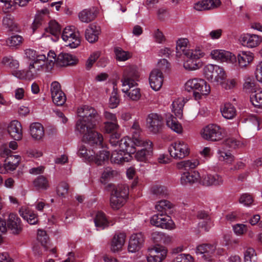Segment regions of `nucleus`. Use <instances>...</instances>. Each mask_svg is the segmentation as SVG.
<instances>
[{
	"instance_id": "obj_1",
	"label": "nucleus",
	"mask_w": 262,
	"mask_h": 262,
	"mask_svg": "<svg viewBox=\"0 0 262 262\" xmlns=\"http://www.w3.org/2000/svg\"><path fill=\"white\" fill-rule=\"evenodd\" d=\"M137 134L135 133L134 135V140H132V139L129 137H124L120 140L119 142L120 150L119 151H114L111 157L110 156L112 163L122 164L131 160L132 155L137 151V149L134 147V145L141 143V141H138L136 139L137 137H138Z\"/></svg>"
},
{
	"instance_id": "obj_2",
	"label": "nucleus",
	"mask_w": 262,
	"mask_h": 262,
	"mask_svg": "<svg viewBox=\"0 0 262 262\" xmlns=\"http://www.w3.org/2000/svg\"><path fill=\"white\" fill-rule=\"evenodd\" d=\"M139 77L138 73L134 67H129L124 69L121 79L122 92L133 101L138 100L141 96L140 89L136 87Z\"/></svg>"
},
{
	"instance_id": "obj_3",
	"label": "nucleus",
	"mask_w": 262,
	"mask_h": 262,
	"mask_svg": "<svg viewBox=\"0 0 262 262\" xmlns=\"http://www.w3.org/2000/svg\"><path fill=\"white\" fill-rule=\"evenodd\" d=\"M78 114L81 118L77 121L76 130L79 133H85L90 128H95L101 121L98 112L88 105H84L78 109Z\"/></svg>"
},
{
	"instance_id": "obj_4",
	"label": "nucleus",
	"mask_w": 262,
	"mask_h": 262,
	"mask_svg": "<svg viewBox=\"0 0 262 262\" xmlns=\"http://www.w3.org/2000/svg\"><path fill=\"white\" fill-rule=\"evenodd\" d=\"M185 103L186 101L184 98H175L169 106L171 113L175 117L171 114H168L166 119L167 127L178 134H182L183 129L181 124L177 120V118L180 119L182 118L183 108Z\"/></svg>"
},
{
	"instance_id": "obj_5",
	"label": "nucleus",
	"mask_w": 262,
	"mask_h": 262,
	"mask_svg": "<svg viewBox=\"0 0 262 262\" xmlns=\"http://www.w3.org/2000/svg\"><path fill=\"white\" fill-rule=\"evenodd\" d=\"M130 131L132 133V140H134V135L135 133H137L138 137H137L136 139H137L138 141H141V143H139V144H135L134 147L136 148L135 146H143L144 147L141 149L138 150L135 157L137 160L145 162L151 157L152 154V143L149 140L144 141L140 137L141 130L138 122H135L134 123L131 127ZM135 149H136V148Z\"/></svg>"
},
{
	"instance_id": "obj_6",
	"label": "nucleus",
	"mask_w": 262,
	"mask_h": 262,
	"mask_svg": "<svg viewBox=\"0 0 262 262\" xmlns=\"http://www.w3.org/2000/svg\"><path fill=\"white\" fill-rule=\"evenodd\" d=\"M185 91L193 92V97L196 101L201 100L209 95L211 92L210 86L207 82L200 78H190L184 84Z\"/></svg>"
},
{
	"instance_id": "obj_7",
	"label": "nucleus",
	"mask_w": 262,
	"mask_h": 262,
	"mask_svg": "<svg viewBox=\"0 0 262 262\" xmlns=\"http://www.w3.org/2000/svg\"><path fill=\"white\" fill-rule=\"evenodd\" d=\"M25 54L27 58L32 60L26 76L29 78H34L40 68H43L46 64H48L47 57L43 54L38 55L35 51L31 49H27Z\"/></svg>"
},
{
	"instance_id": "obj_8",
	"label": "nucleus",
	"mask_w": 262,
	"mask_h": 262,
	"mask_svg": "<svg viewBox=\"0 0 262 262\" xmlns=\"http://www.w3.org/2000/svg\"><path fill=\"white\" fill-rule=\"evenodd\" d=\"M205 78L211 83L219 84L226 79V73L223 67L215 64L208 63L203 68Z\"/></svg>"
},
{
	"instance_id": "obj_9",
	"label": "nucleus",
	"mask_w": 262,
	"mask_h": 262,
	"mask_svg": "<svg viewBox=\"0 0 262 262\" xmlns=\"http://www.w3.org/2000/svg\"><path fill=\"white\" fill-rule=\"evenodd\" d=\"M152 239L155 244L154 248L149 249V254L147 256L148 262H161L164 258L162 253L164 247V233L161 232H154L151 235Z\"/></svg>"
},
{
	"instance_id": "obj_10",
	"label": "nucleus",
	"mask_w": 262,
	"mask_h": 262,
	"mask_svg": "<svg viewBox=\"0 0 262 262\" xmlns=\"http://www.w3.org/2000/svg\"><path fill=\"white\" fill-rule=\"evenodd\" d=\"M112 189L110 198L111 206L114 209H118L125 204L128 195V188L123 185L115 186L109 184Z\"/></svg>"
},
{
	"instance_id": "obj_11",
	"label": "nucleus",
	"mask_w": 262,
	"mask_h": 262,
	"mask_svg": "<svg viewBox=\"0 0 262 262\" xmlns=\"http://www.w3.org/2000/svg\"><path fill=\"white\" fill-rule=\"evenodd\" d=\"M56 57V55L54 51H50L48 52L47 57V68L52 69L55 62L60 66H67L73 65L76 63V59L71 54L68 53H60Z\"/></svg>"
},
{
	"instance_id": "obj_12",
	"label": "nucleus",
	"mask_w": 262,
	"mask_h": 262,
	"mask_svg": "<svg viewBox=\"0 0 262 262\" xmlns=\"http://www.w3.org/2000/svg\"><path fill=\"white\" fill-rule=\"evenodd\" d=\"M168 151L171 158L176 160H181L189 156L190 147L186 142L177 140L169 145Z\"/></svg>"
},
{
	"instance_id": "obj_13",
	"label": "nucleus",
	"mask_w": 262,
	"mask_h": 262,
	"mask_svg": "<svg viewBox=\"0 0 262 262\" xmlns=\"http://www.w3.org/2000/svg\"><path fill=\"white\" fill-rule=\"evenodd\" d=\"M201 137L210 141L221 140L224 136V130L220 126L210 124L204 127L201 131Z\"/></svg>"
},
{
	"instance_id": "obj_14",
	"label": "nucleus",
	"mask_w": 262,
	"mask_h": 262,
	"mask_svg": "<svg viewBox=\"0 0 262 262\" xmlns=\"http://www.w3.org/2000/svg\"><path fill=\"white\" fill-rule=\"evenodd\" d=\"M94 128H90L85 133H79L83 135L82 141L95 148L103 147V138L100 133L94 130Z\"/></svg>"
},
{
	"instance_id": "obj_15",
	"label": "nucleus",
	"mask_w": 262,
	"mask_h": 262,
	"mask_svg": "<svg viewBox=\"0 0 262 262\" xmlns=\"http://www.w3.org/2000/svg\"><path fill=\"white\" fill-rule=\"evenodd\" d=\"M210 58L218 62L234 64L236 61V55L232 52L223 49H213L210 51Z\"/></svg>"
},
{
	"instance_id": "obj_16",
	"label": "nucleus",
	"mask_w": 262,
	"mask_h": 262,
	"mask_svg": "<svg viewBox=\"0 0 262 262\" xmlns=\"http://www.w3.org/2000/svg\"><path fill=\"white\" fill-rule=\"evenodd\" d=\"M72 27L65 28L62 33L61 37L66 42V46L74 49L80 45L81 40L79 33L74 32Z\"/></svg>"
},
{
	"instance_id": "obj_17",
	"label": "nucleus",
	"mask_w": 262,
	"mask_h": 262,
	"mask_svg": "<svg viewBox=\"0 0 262 262\" xmlns=\"http://www.w3.org/2000/svg\"><path fill=\"white\" fill-rule=\"evenodd\" d=\"M1 219L6 223V231L1 232L2 233H5L7 229L13 234H19L22 231L23 226L20 219L16 214L13 213H10L7 222L5 219L3 220L1 217Z\"/></svg>"
},
{
	"instance_id": "obj_18",
	"label": "nucleus",
	"mask_w": 262,
	"mask_h": 262,
	"mask_svg": "<svg viewBox=\"0 0 262 262\" xmlns=\"http://www.w3.org/2000/svg\"><path fill=\"white\" fill-rule=\"evenodd\" d=\"M147 127L154 134L161 132L163 127V119L162 116L157 113H151L146 119Z\"/></svg>"
},
{
	"instance_id": "obj_19",
	"label": "nucleus",
	"mask_w": 262,
	"mask_h": 262,
	"mask_svg": "<svg viewBox=\"0 0 262 262\" xmlns=\"http://www.w3.org/2000/svg\"><path fill=\"white\" fill-rule=\"evenodd\" d=\"M224 183V179L222 176L215 173L213 174L207 172L201 174L200 184L206 187H219Z\"/></svg>"
},
{
	"instance_id": "obj_20",
	"label": "nucleus",
	"mask_w": 262,
	"mask_h": 262,
	"mask_svg": "<svg viewBox=\"0 0 262 262\" xmlns=\"http://www.w3.org/2000/svg\"><path fill=\"white\" fill-rule=\"evenodd\" d=\"M239 41L243 46L252 49L258 46L262 42V37L254 34L245 33L240 36Z\"/></svg>"
},
{
	"instance_id": "obj_21",
	"label": "nucleus",
	"mask_w": 262,
	"mask_h": 262,
	"mask_svg": "<svg viewBox=\"0 0 262 262\" xmlns=\"http://www.w3.org/2000/svg\"><path fill=\"white\" fill-rule=\"evenodd\" d=\"M201 179V174L198 170L192 171H183L181 173L180 183L183 186L192 185L198 183Z\"/></svg>"
},
{
	"instance_id": "obj_22",
	"label": "nucleus",
	"mask_w": 262,
	"mask_h": 262,
	"mask_svg": "<svg viewBox=\"0 0 262 262\" xmlns=\"http://www.w3.org/2000/svg\"><path fill=\"white\" fill-rule=\"evenodd\" d=\"M163 75L162 71L159 69L152 70L149 77V82L151 88L155 91H158L161 88L163 82Z\"/></svg>"
},
{
	"instance_id": "obj_23",
	"label": "nucleus",
	"mask_w": 262,
	"mask_h": 262,
	"mask_svg": "<svg viewBox=\"0 0 262 262\" xmlns=\"http://www.w3.org/2000/svg\"><path fill=\"white\" fill-rule=\"evenodd\" d=\"M240 68H246L254 59V54L249 51H240L236 56Z\"/></svg>"
},
{
	"instance_id": "obj_24",
	"label": "nucleus",
	"mask_w": 262,
	"mask_h": 262,
	"mask_svg": "<svg viewBox=\"0 0 262 262\" xmlns=\"http://www.w3.org/2000/svg\"><path fill=\"white\" fill-rule=\"evenodd\" d=\"M221 5L220 0H201L195 3L193 8L199 11L214 9Z\"/></svg>"
},
{
	"instance_id": "obj_25",
	"label": "nucleus",
	"mask_w": 262,
	"mask_h": 262,
	"mask_svg": "<svg viewBox=\"0 0 262 262\" xmlns=\"http://www.w3.org/2000/svg\"><path fill=\"white\" fill-rule=\"evenodd\" d=\"M144 241L143 235L141 233L132 235L128 247L129 252H135L139 251L142 247Z\"/></svg>"
},
{
	"instance_id": "obj_26",
	"label": "nucleus",
	"mask_w": 262,
	"mask_h": 262,
	"mask_svg": "<svg viewBox=\"0 0 262 262\" xmlns=\"http://www.w3.org/2000/svg\"><path fill=\"white\" fill-rule=\"evenodd\" d=\"M7 130L10 136L14 140H19L21 139V125L18 121H12L8 126Z\"/></svg>"
},
{
	"instance_id": "obj_27",
	"label": "nucleus",
	"mask_w": 262,
	"mask_h": 262,
	"mask_svg": "<svg viewBox=\"0 0 262 262\" xmlns=\"http://www.w3.org/2000/svg\"><path fill=\"white\" fill-rule=\"evenodd\" d=\"M216 249L214 245L208 244H202L199 245L195 250V253L197 255H201L202 257L207 260H209V257L210 255L213 254Z\"/></svg>"
},
{
	"instance_id": "obj_28",
	"label": "nucleus",
	"mask_w": 262,
	"mask_h": 262,
	"mask_svg": "<svg viewBox=\"0 0 262 262\" xmlns=\"http://www.w3.org/2000/svg\"><path fill=\"white\" fill-rule=\"evenodd\" d=\"M126 235L124 233H116L114 235L111 242V250L115 252L119 251L123 246Z\"/></svg>"
},
{
	"instance_id": "obj_29",
	"label": "nucleus",
	"mask_w": 262,
	"mask_h": 262,
	"mask_svg": "<svg viewBox=\"0 0 262 262\" xmlns=\"http://www.w3.org/2000/svg\"><path fill=\"white\" fill-rule=\"evenodd\" d=\"M206 55V53L202 46L196 45L194 48L189 49L185 56L187 58L200 60Z\"/></svg>"
},
{
	"instance_id": "obj_30",
	"label": "nucleus",
	"mask_w": 262,
	"mask_h": 262,
	"mask_svg": "<svg viewBox=\"0 0 262 262\" xmlns=\"http://www.w3.org/2000/svg\"><path fill=\"white\" fill-rule=\"evenodd\" d=\"M221 113L224 118L226 119H232L236 115L235 107L230 103H226L220 108Z\"/></svg>"
},
{
	"instance_id": "obj_31",
	"label": "nucleus",
	"mask_w": 262,
	"mask_h": 262,
	"mask_svg": "<svg viewBox=\"0 0 262 262\" xmlns=\"http://www.w3.org/2000/svg\"><path fill=\"white\" fill-rule=\"evenodd\" d=\"M94 223L97 230H103L109 226V222L106 217L105 214L98 211L94 219Z\"/></svg>"
},
{
	"instance_id": "obj_32",
	"label": "nucleus",
	"mask_w": 262,
	"mask_h": 262,
	"mask_svg": "<svg viewBox=\"0 0 262 262\" xmlns=\"http://www.w3.org/2000/svg\"><path fill=\"white\" fill-rule=\"evenodd\" d=\"M96 16L97 12L94 8L84 9L78 15L80 20L86 23L93 20Z\"/></svg>"
},
{
	"instance_id": "obj_33",
	"label": "nucleus",
	"mask_w": 262,
	"mask_h": 262,
	"mask_svg": "<svg viewBox=\"0 0 262 262\" xmlns=\"http://www.w3.org/2000/svg\"><path fill=\"white\" fill-rule=\"evenodd\" d=\"M100 31L99 27L91 26L85 31V36L86 39L91 43L95 42L98 39Z\"/></svg>"
},
{
	"instance_id": "obj_34",
	"label": "nucleus",
	"mask_w": 262,
	"mask_h": 262,
	"mask_svg": "<svg viewBox=\"0 0 262 262\" xmlns=\"http://www.w3.org/2000/svg\"><path fill=\"white\" fill-rule=\"evenodd\" d=\"M190 42L186 37H181L176 41V50L177 54L182 53L184 56L190 49Z\"/></svg>"
},
{
	"instance_id": "obj_35",
	"label": "nucleus",
	"mask_w": 262,
	"mask_h": 262,
	"mask_svg": "<svg viewBox=\"0 0 262 262\" xmlns=\"http://www.w3.org/2000/svg\"><path fill=\"white\" fill-rule=\"evenodd\" d=\"M203 62L195 59L187 58L183 62L184 68L188 71H196L203 67Z\"/></svg>"
},
{
	"instance_id": "obj_36",
	"label": "nucleus",
	"mask_w": 262,
	"mask_h": 262,
	"mask_svg": "<svg viewBox=\"0 0 262 262\" xmlns=\"http://www.w3.org/2000/svg\"><path fill=\"white\" fill-rule=\"evenodd\" d=\"M30 134L32 137L36 140H39L44 135V129L41 124L35 122L30 125Z\"/></svg>"
},
{
	"instance_id": "obj_37",
	"label": "nucleus",
	"mask_w": 262,
	"mask_h": 262,
	"mask_svg": "<svg viewBox=\"0 0 262 262\" xmlns=\"http://www.w3.org/2000/svg\"><path fill=\"white\" fill-rule=\"evenodd\" d=\"M93 159L91 161H94L98 165H101L104 162L110 159V152L105 150H100L95 154H93Z\"/></svg>"
},
{
	"instance_id": "obj_38",
	"label": "nucleus",
	"mask_w": 262,
	"mask_h": 262,
	"mask_svg": "<svg viewBox=\"0 0 262 262\" xmlns=\"http://www.w3.org/2000/svg\"><path fill=\"white\" fill-rule=\"evenodd\" d=\"M95 149L93 148L91 150L89 149L86 145L84 144H82L79 146L78 151V155L79 157L89 161H91L93 159V154H95Z\"/></svg>"
},
{
	"instance_id": "obj_39",
	"label": "nucleus",
	"mask_w": 262,
	"mask_h": 262,
	"mask_svg": "<svg viewBox=\"0 0 262 262\" xmlns=\"http://www.w3.org/2000/svg\"><path fill=\"white\" fill-rule=\"evenodd\" d=\"M33 184L37 190H46L49 187L48 179L43 175L36 177L33 181Z\"/></svg>"
},
{
	"instance_id": "obj_40",
	"label": "nucleus",
	"mask_w": 262,
	"mask_h": 262,
	"mask_svg": "<svg viewBox=\"0 0 262 262\" xmlns=\"http://www.w3.org/2000/svg\"><path fill=\"white\" fill-rule=\"evenodd\" d=\"M252 104L257 108H262V90L258 89L250 96Z\"/></svg>"
},
{
	"instance_id": "obj_41",
	"label": "nucleus",
	"mask_w": 262,
	"mask_h": 262,
	"mask_svg": "<svg viewBox=\"0 0 262 262\" xmlns=\"http://www.w3.org/2000/svg\"><path fill=\"white\" fill-rule=\"evenodd\" d=\"M116 86V84L113 83V90L112 92L109 101V107L111 108L117 107L120 101Z\"/></svg>"
},
{
	"instance_id": "obj_42",
	"label": "nucleus",
	"mask_w": 262,
	"mask_h": 262,
	"mask_svg": "<svg viewBox=\"0 0 262 262\" xmlns=\"http://www.w3.org/2000/svg\"><path fill=\"white\" fill-rule=\"evenodd\" d=\"M234 234L237 236H242L248 231V225L243 223H236L232 225Z\"/></svg>"
},
{
	"instance_id": "obj_43",
	"label": "nucleus",
	"mask_w": 262,
	"mask_h": 262,
	"mask_svg": "<svg viewBox=\"0 0 262 262\" xmlns=\"http://www.w3.org/2000/svg\"><path fill=\"white\" fill-rule=\"evenodd\" d=\"M20 215L30 225H35L38 222L37 215L31 211L26 210L25 211L20 213Z\"/></svg>"
},
{
	"instance_id": "obj_44",
	"label": "nucleus",
	"mask_w": 262,
	"mask_h": 262,
	"mask_svg": "<svg viewBox=\"0 0 262 262\" xmlns=\"http://www.w3.org/2000/svg\"><path fill=\"white\" fill-rule=\"evenodd\" d=\"M114 52L116 57V59L119 61H126L130 58L132 54L127 51H125L120 47H116L114 49Z\"/></svg>"
},
{
	"instance_id": "obj_45",
	"label": "nucleus",
	"mask_w": 262,
	"mask_h": 262,
	"mask_svg": "<svg viewBox=\"0 0 262 262\" xmlns=\"http://www.w3.org/2000/svg\"><path fill=\"white\" fill-rule=\"evenodd\" d=\"M217 154L219 160L221 161L230 163L234 160L233 156L229 151H225L223 149H220L218 150Z\"/></svg>"
},
{
	"instance_id": "obj_46",
	"label": "nucleus",
	"mask_w": 262,
	"mask_h": 262,
	"mask_svg": "<svg viewBox=\"0 0 262 262\" xmlns=\"http://www.w3.org/2000/svg\"><path fill=\"white\" fill-rule=\"evenodd\" d=\"M47 31L50 32L53 35L57 37L61 33V27L59 24L55 20H51L49 24V27L47 28Z\"/></svg>"
},
{
	"instance_id": "obj_47",
	"label": "nucleus",
	"mask_w": 262,
	"mask_h": 262,
	"mask_svg": "<svg viewBox=\"0 0 262 262\" xmlns=\"http://www.w3.org/2000/svg\"><path fill=\"white\" fill-rule=\"evenodd\" d=\"M20 157L18 155H10L7 157L6 164L10 167V171L15 170L19 164Z\"/></svg>"
},
{
	"instance_id": "obj_48",
	"label": "nucleus",
	"mask_w": 262,
	"mask_h": 262,
	"mask_svg": "<svg viewBox=\"0 0 262 262\" xmlns=\"http://www.w3.org/2000/svg\"><path fill=\"white\" fill-rule=\"evenodd\" d=\"M243 89L247 93H249L250 95L252 93H255V91L258 90L254 81L250 78H248L245 80L243 85Z\"/></svg>"
},
{
	"instance_id": "obj_49",
	"label": "nucleus",
	"mask_w": 262,
	"mask_h": 262,
	"mask_svg": "<svg viewBox=\"0 0 262 262\" xmlns=\"http://www.w3.org/2000/svg\"><path fill=\"white\" fill-rule=\"evenodd\" d=\"M150 223L153 226L163 228L164 214L161 213L154 215L150 219Z\"/></svg>"
},
{
	"instance_id": "obj_50",
	"label": "nucleus",
	"mask_w": 262,
	"mask_h": 262,
	"mask_svg": "<svg viewBox=\"0 0 262 262\" xmlns=\"http://www.w3.org/2000/svg\"><path fill=\"white\" fill-rule=\"evenodd\" d=\"M53 102L58 106L62 105L66 101V97L63 92H59L52 95Z\"/></svg>"
},
{
	"instance_id": "obj_51",
	"label": "nucleus",
	"mask_w": 262,
	"mask_h": 262,
	"mask_svg": "<svg viewBox=\"0 0 262 262\" xmlns=\"http://www.w3.org/2000/svg\"><path fill=\"white\" fill-rule=\"evenodd\" d=\"M2 62L4 64L9 67L12 69H17L19 67L17 60L13 59L12 56H6L3 58Z\"/></svg>"
},
{
	"instance_id": "obj_52",
	"label": "nucleus",
	"mask_w": 262,
	"mask_h": 262,
	"mask_svg": "<svg viewBox=\"0 0 262 262\" xmlns=\"http://www.w3.org/2000/svg\"><path fill=\"white\" fill-rule=\"evenodd\" d=\"M23 40V38L21 36L16 35L8 38L6 42L10 47H16L22 43Z\"/></svg>"
},
{
	"instance_id": "obj_53",
	"label": "nucleus",
	"mask_w": 262,
	"mask_h": 262,
	"mask_svg": "<svg viewBox=\"0 0 262 262\" xmlns=\"http://www.w3.org/2000/svg\"><path fill=\"white\" fill-rule=\"evenodd\" d=\"M117 172L113 170L111 168L107 167L103 171L101 176V182L105 183L106 181L116 176Z\"/></svg>"
},
{
	"instance_id": "obj_54",
	"label": "nucleus",
	"mask_w": 262,
	"mask_h": 262,
	"mask_svg": "<svg viewBox=\"0 0 262 262\" xmlns=\"http://www.w3.org/2000/svg\"><path fill=\"white\" fill-rule=\"evenodd\" d=\"M256 259V254L254 249H247L244 254L245 262H255Z\"/></svg>"
},
{
	"instance_id": "obj_55",
	"label": "nucleus",
	"mask_w": 262,
	"mask_h": 262,
	"mask_svg": "<svg viewBox=\"0 0 262 262\" xmlns=\"http://www.w3.org/2000/svg\"><path fill=\"white\" fill-rule=\"evenodd\" d=\"M253 198L248 193L242 194L239 199V202L245 206H249L253 202Z\"/></svg>"
},
{
	"instance_id": "obj_56",
	"label": "nucleus",
	"mask_w": 262,
	"mask_h": 262,
	"mask_svg": "<svg viewBox=\"0 0 262 262\" xmlns=\"http://www.w3.org/2000/svg\"><path fill=\"white\" fill-rule=\"evenodd\" d=\"M68 184L66 182H62L57 187V193L59 196H64L65 194L68 193Z\"/></svg>"
},
{
	"instance_id": "obj_57",
	"label": "nucleus",
	"mask_w": 262,
	"mask_h": 262,
	"mask_svg": "<svg viewBox=\"0 0 262 262\" xmlns=\"http://www.w3.org/2000/svg\"><path fill=\"white\" fill-rule=\"evenodd\" d=\"M118 127L116 122H106L104 124V129L107 133L115 134Z\"/></svg>"
},
{
	"instance_id": "obj_58",
	"label": "nucleus",
	"mask_w": 262,
	"mask_h": 262,
	"mask_svg": "<svg viewBox=\"0 0 262 262\" xmlns=\"http://www.w3.org/2000/svg\"><path fill=\"white\" fill-rule=\"evenodd\" d=\"M219 84L226 90H231L236 86L237 81L234 79H228L226 81H223L222 83Z\"/></svg>"
},
{
	"instance_id": "obj_59",
	"label": "nucleus",
	"mask_w": 262,
	"mask_h": 262,
	"mask_svg": "<svg viewBox=\"0 0 262 262\" xmlns=\"http://www.w3.org/2000/svg\"><path fill=\"white\" fill-rule=\"evenodd\" d=\"M49 237L46 232L42 230H38L37 232V240L42 246H45L47 243Z\"/></svg>"
},
{
	"instance_id": "obj_60",
	"label": "nucleus",
	"mask_w": 262,
	"mask_h": 262,
	"mask_svg": "<svg viewBox=\"0 0 262 262\" xmlns=\"http://www.w3.org/2000/svg\"><path fill=\"white\" fill-rule=\"evenodd\" d=\"M193 257L189 254H180L177 256L172 262H192Z\"/></svg>"
},
{
	"instance_id": "obj_61",
	"label": "nucleus",
	"mask_w": 262,
	"mask_h": 262,
	"mask_svg": "<svg viewBox=\"0 0 262 262\" xmlns=\"http://www.w3.org/2000/svg\"><path fill=\"white\" fill-rule=\"evenodd\" d=\"M99 56L100 53L99 52H95L91 55L86 63V69L88 70H89L92 68L94 63L99 58Z\"/></svg>"
},
{
	"instance_id": "obj_62",
	"label": "nucleus",
	"mask_w": 262,
	"mask_h": 262,
	"mask_svg": "<svg viewBox=\"0 0 262 262\" xmlns=\"http://www.w3.org/2000/svg\"><path fill=\"white\" fill-rule=\"evenodd\" d=\"M175 211V206L170 201L165 200V216L171 215Z\"/></svg>"
},
{
	"instance_id": "obj_63",
	"label": "nucleus",
	"mask_w": 262,
	"mask_h": 262,
	"mask_svg": "<svg viewBox=\"0 0 262 262\" xmlns=\"http://www.w3.org/2000/svg\"><path fill=\"white\" fill-rule=\"evenodd\" d=\"M151 192L159 198L162 197L164 195V187L159 184L154 185L151 187Z\"/></svg>"
},
{
	"instance_id": "obj_64",
	"label": "nucleus",
	"mask_w": 262,
	"mask_h": 262,
	"mask_svg": "<svg viewBox=\"0 0 262 262\" xmlns=\"http://www.w3.org/2000/svg\"><path fill=\"white\" fill-rule=\"evenodd\" d=\"M226 144L230 148H235L242 146V143L241 141L233 138H230L225 141Z\"/></svg>"
}]
</instances>
